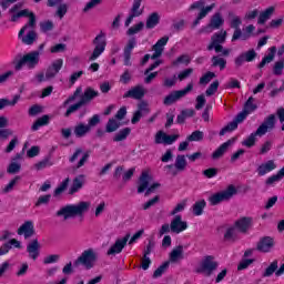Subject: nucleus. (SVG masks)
Here are the masks:
<instances>
[{"label":"nucleus","instance_id":"obj_1","mask_svg":"<svg viewBox=\"0 0 284 284\" xmlns=\"http://www.w3.org/2000/svg\"><path fill=\"white\" fill-rule=\"evenodd\" d=\"M83 90L81 88H78L72 97H70L67 101L63 102L62 108H65L69 105V103H74L73 105L69 106L64 116H70V114H73V112H77L81 105H85V103H89V101H92L94 97H98L99 93L94 91V89H87L84 91V94H82Z\"/></svg>","mask_w":284,"mask_h":284},{"label":"nucleus","instance_id":"obj_2","mask_svg":"<svg viewBox=\"0 0 284 284\" xmlns=\"http://www.w3.org/2000/svg\"><path fill=\"white\" fill-rule=\"evenodd\" d=\"M90 207H92V202L80 201L75 204H67L60 207L55 215L63 219V221H68V219H74V216H83V214H88V212H90Z\"/></svg>","mask_w":284,"mask_h":284},{"label":"nucleus","instance_id":"obj_3","mask_svg":"<svg viewBox=\"0 0 284 284\" xmlns=\"http://www.w3.org/2000/svg\"><path fill=\"white\" fill-rule=\"evenodd\" d=\"M255 110L256 105H254V99L250 98L244 105V110L235 118V120L221 130V136L227 134V132H234V130L239 128V123H243V121L247 119V114H251V112H254Z\"/></svg>","mask_w":284,"mask_h":284},{"label":"nucleus","instance_id":"obj_4","mask_svg":"<svg viewBox=\"0 0 284 284\" xmlns=\"http://www.w3.org/2000/svg\"><path fill=\"white\" fill-rule=\"evenodd\" d=\"M161 184L154 182V176H152V171L144 170L138 181V194H143L146 190V194H152V192L159 190Z\"/></svg>","mask_w":284,"mask_h":284},{"label":"nucleus","instance_id":"obj_5","mask_svg":"<svg viewBox=\"0 0 284 284\" xmlns=\"http://www.w3.org/2000/svg\"><path fill=\"white\" fill-rule=\"evenodd\" d=\"M276 123V118L274 115H270L265 122L256 130L255 133H251L243 142L242 145L244 148H254L256 144V136H263L267 133V130H272Z\"/></svg>","mask_w":284,"mask_h":284},{"label":"nucleus","instance_id":"obj_6","mask_svg":"<svg viewBox=\"0 0 284 284\" xmlns=\"http://www.w3.org/2000/svg\"><path fill=\"white\" fill-rule=\"evenodd\" d=\"M40 57H41V52L39 51H32L24 55H17L13 60L14 69L21 70L23 65H27V68L32 70V68H37V65H39Z\"/></svg>","mask_w":284,"mask_h":284},{"label":"nucleus","instance_id":"obj_7","mask_svg":"<svg viewBox=\"0 0 284 284\" xmlns=\"http://www.w3.org/2000/svg\"><path fill=\"white\" fill-rule=\"evenodd\" d=\"M214 8H215L214 3L205 7V2L203 0L193 2L190 6L189 10H200L197 18L193 21V28H196V26L201 23L202 19H205V17H207V14H210V12L214 10Z\"/></svg>","mask_w":284,"mask_h":284},{"label":"nucleus","instance_id":"obj_8","mask_svg":"<svg viewBox=\"0 0 284 284\" xmlns=\"http://www.w3.org/2000/svg\"><path fill=\"white\" fill-rule=\"evenodd\" d=\"M94 49L89 57V61H97L103 52H105V45H108V40L105 39V33H99L93 40Z\"/></svg>","mask_w":284,"mask_h":284},{"label":"nucleus","instance_id":"obj_9","mask_svg":"<svg viewBox=\"0 0 284 284\" xmlns=\"http://www.w3.org/2000/svg\"><path fill=\"white\" fill-rule=\"evenodd\" d=\"M10 14H11V21H19V19L23 18V17H28L29 18V23L30 26H34L36 23V18H34V13H32L30 10L28 9H23L21 10V3L14 4L10 10H9Z\"/></svg>","mask_w":284,"mask_h":284},{"label":"nucleus","instance_id":"obj_10","mask_svg":"<svg viewBox=\"0 0 284 284\" xmlns=\"http://www.w3.org/2000/svg\"><path fill=\"white\" fill-rule=\"evenodd\" d=\"M193 89L194 84L189 83L186 88L182 90L172 91L169 95L164 98V105H172L173 103H176V101H181V99H183V97H187V94H190V92H192Z\"/></svg>","mask_w":284,"mask_h":284},{"label":"nucleus","instance_id":"obj_11","mask_svg":"<svg viewBox=\"0 0 284 284\" xmlns=\"http://www.w3.org/2000/svg\"><path fill=\"white\" fill-rule=\"evenodd\" d=\"M18 39L24 43V45H32L37 41V32H34V24H26L18 33Z\"/></svg>","mask_w":284,"mask_h":284},{"label":"nucleus","instance_id":"obj_12","mask_svg":"<svg viewBox=\"0 0 284 284\" xmlns=\"http://www.w3.org/2000/svg\"><path fill=\"white\" fill-rule=\"evenodd\" d=\"M234 194H236V187H234V185H230L224 191L211 195L209 201L211 205H219V203H223V201H230Z\"/></svg>","mask_w":284,"mask_h":284},{"label":"nucleus","instance_id":"obj_13","mask_svg":"<svg viewBox=\"0 0 284 284\" xmlns=\"http://www.w3.org/2000/svg\"><path fill=\"white\" fill-rule=\"evenodd\" d=\"M94 263H97V252L92 248L84 251L75 261V265H83L87 270H92Z\"/></svg>","mask_w":284,"mask_h":284},{"label":"nucleus","instance_id":"obj_14","mask_svg":"<svg viewBox=\"0 0 284 284\" xmlns=\"http://www.w3.org/2000/svg\"><path fill=\"white\" fill-rule=\"evenodd\" d=\"M252 37H256V27L254 24H247L243 27V29H235L232 36V42L239 41H247V39H252Z\"/></svg>","mask_w":284,"mask_h":284},{"label":"nucleus","instance_id":"obj_15","mask_svg":"<svg viewBox=\"0 0 284 284\" xmlns=\"http://www.w3.org/2000/svg\"><path fill=\"white\" fill-rule=\"evenodd\" d=\"M90 159V153L88 151L82 149H77L75 152L70 156L69 161L75 168V170H79V168H83L85 163H88V160Z\"/></svg>","mask_w":284,"mask_h":284},{"label":"nucleus","instance_id":"obj_16","mask_svg":"<svg viewBox=\"0 0 284 284\" xmlns=\"http://www.w3.org/2000/svg\"><path fill=\"white\" fill-rule=\"evenodd\" d=\"M219 267V264L214 261V256H204L197 264V272L210 276L214 270Z\"/></svg>","mask_w":284,"mask_h":284},{"label":"nucleus","instance_id":"obj_17","mask_svg":"<svg viewBox=\"0 0 284 284\" xmlns=\"http://www.w3.org/2000/svg\"><path fill=\"white\" fill-rule=\"evenodd\" d=\"M168 41H170L169 37H163L161 38L154 45H153V54L152 57H150V54H146L143 60H142V64L145 65L146 62L150 61V59H152V61H155L156 59H159V57H161V54H163V49L165 48V45H168Z\"/></svg>","mask_w":284,"mask_h":284},{"label":"nucleus","instance_id":"obj_18","mask_svg":"<svg viewBox=\"0 0 284 284\" xmlns=\"http://www.w3.org/2000/svg\"><path fill=\"white\" fill-rule=\"evenodd\" d=\"M225 39H227V31L222 30L217 33H214L211 43L209 44V50H215V52H221L223 50V45L221 43H225Z\"/></svg>","mask_w":284,"mask_h":284},{"label":"nucleus","instance_id":"obj_19","mask_svg":"<svg viewBox=\"0 0 284 284\" xmlns=\"http://www.w3.org/2000/svg\"><path fill=\"white\" fill-rule=\"evenodd\" d=\"M85 183H88V176L85 174L77 175L72 180V183L69 187V194L73 195V194L81 192V190H83V187H85Z\"/></svg>","mask_w":284,"mask_h":284},{"label":"nucleus","instance_id":"obj_20","mask_svg":"<svg viewBox=\"0 0 284 284\" xmlns=\"http://www.w3.org/2000/svg\"><path fill=\"white\" fill-rule=\"evenodd\" d=\"M170 227L173 234H181V232H185V230H187V222L183 221V216L176 215L172 219Z\"/></svg>","mask_w":284,"mask_h":284},{"label":"nucleus","instance_id":"obj_21","mask_svg":"<svg viewBox=\"0 0 284 284\" xmlns=\"http://www.w3.org/2000/svg\"><path fill=\"white\" fill-rule=\"evenodd\" d=\"M176 139H179L178 134L174 135H169L168 133L163 132V131H159L155 134L154 141L158 145H172V143H174V141H176Z\"/></svg>","mask_w":284,"mask_h":284},{"label":"nucleus","instance_id":"obj_22","mask_svg":"<svg viewBox=\"0 0 284 284\" xmlns=\"http://www.w3.org/2000/svg\"><path fill=\"white\" fill-rule=\"evenodd\" d=\"M223 23H225L223 16H221V13H215L211 18V22L202 29V32L210 33V32H213L214 30H219V28H221V26H223Z\"/></svg>","mask_w":284,"mask_h":284},{"label":"nucleus","instance_id":"obj_23","mask_svg":"<svg viewBox=\"0 0 284 284\" xmlns=\"http://www.w3.org/2000/svg\"><path fill=\"white\" fill-rule=\"evenodd\" d=\"M128 241H130V235H126L120 240H116V242L114 243V245H112L109 251L108 254L112 255V254H121V252H123V247H125V245L128 244Z\"/></svg>","mask_w":284,"mask_h":284},{"label":"nucleus","instance_id":"obj_24","mask_svg":"<svg viewBox=\"0 0 284 284\" xmlns=\"http://www.w3.org/2000/svg\"><path fill=\"white\" fill-rule=\"evenodd\" d=\"M272 247H274V239L270 236L262 237L257 243L258 252H263L264 254L272 252Z\"/></svg>","mask_w":284,"mask_h":284},{"label":"nucleus","instance_id":"obj_25","mask_svg":"<svg viewBox=\"0 0 284 284\" xmlns=\"http://www.w3.org/2000/svg\"><path fill=\"white\" fill-rule=\"evenodd\" d=\"M61 68H63V59H57L51 63V65L47 69V77L48 79H54L57 74L61 71Z\"/></svg>","mask_w":284,"mask_h":284},{"label":"nucleus","instance_id":"obj_26","mask_svg":"<svg viewBox=\"0 0 284 284\" xmlns=\"http://www.w3.org/2000/svg\"><path fill=\"white\" fill-rule=\"evenodd\" d=\"M234 225L237 229V232L245 234L250 227H252V217H241L235 221Z\"/></svg>","mask_w":284,"mask_h":284},{"label":"nucleus","instance_id":"obj_27","mask_svg":"<svg viewBox=\"0 0 284 284\" xmlns=\"http://www.w3.org/2000/svg\"><path fill=\"white\" fill-rule=\"evenodd\" d=\"M19 236H24V239H30L34 234V224L31 221L24 222L18 229Z\"/></svg>","mask_w":284,"mask_h":284},{"label":"nucleus","instance_id":"obj_28","mask_svg":"<svg viewBox=\"0 0 284 284\" xmlns=\"http://www.w3.org/2000/svg\"><path fill=\"white\" fill-rule=\"evenodd\" d=\"M276 12V7H268L265 10H260V17L257 18L258 26H263L265 22L272 19V16Z\"/></svg>","mask_w":284,"mask_h":284},{"label":"nucleus","instance_id":"obj_29","mask_svg":"<svg viewBox=\"0 0 284 284\" xmlns=\"http://www.w3.org/2000/svg\"><path fill=\"white\" fill-rule=\"evenodd\" d=\"M274 170H276V162L268 160L258 166L257 172L260 176H265V174H270V172H274Z\"/></svg>","mask_w":284,"mask_h":284},{"label":"nucleus","instance_id":"obj_30","mask_svg":"<svg viewBox=\"0 0 284 284\" xmlns=\"http://www.w3.org/2000/svg\"><path fill=\"white\" fill-rule=\"evenodd\" d=\"M148 112H150V108L148 106V103L141 102L139 104L138 111L133 114L131 123L133 124L139 123V121H141V116L148 114Z\"/></svg>","mask_w":284,"mask_h":284},{"label":"nucleus","instance_id":"obj_31","mask_svg":"<svg viewBox=\"0 0 284 284\" xmlns=\"http://www.w3.org/2000/svg\"><path fill=\"white\" fill-rule=\"evenodd\" d=\"M21 155L17 154L10 162L7 172L9 174H18V172H21Z\"/></svg>","mask_w":284,"mask_h":284},{"label":"nucleus","instance_id":"obj_32","mask_svg":"<svg viewBox=\"0 0 284 284\" xmlns=\"http://www.w3.org/2000/svg\"><path fill=\"white\" fill-rule=\"evenodd\" d=\"M275 57H276V47L268 48L266 51V54L260 62L258 68H265V65H267V63H272L274 61Z\"/></svg>","mask_w":284,"mask_h":284},{"label":"nucleus","instance_id":"obj_33","mask_svg":"<svg viewBox=\"0 0 284 284\" xmlns=\"http://www.w3.org/2000/svg\"><path fill=\"white\" fill-rule=\"evenodd\" d=\"M234 143H236V138H232L224 142L215 152H213V159H221V156L227 152V148H230V145H234Z\"/></svg>","mask_w":284,"mask_h":284},{"label":"nucleus","instance_id":"obj_34","mask_svg":"<svg viewBox=\"0 0 284 284\" xmlns=\"http://www.w3.org/2000/svg\"><path fill=\"white\" fill-rule=\"evenodd\" d=\"M41 248V244H39V241L33 240L27 247V252H29L30 258L33 261H37L39 258V250Z\"/></svg>","mask_w":284,"mask_h":284},{"label":"nucleus","instance_id":"obj_35","mask_svg":"<svg viewBox=\"0 0 284 284\" xmlns=\"http://www.w3.org/2000/svg\"><path fill=\"white\" fill-rule=\"evenodd\" d=\"M183 261V246L174 247L169 255V263H179Z\"/></svg>","mask_w":284,"mask_h":284},{"label":"nucleus","instance_id":"obj_36","mask_svg":"<svg viewBox=\"0 0 284 284\" xmlns=\"http://www.w3.org/2000/svg\"><path fill=\"white\" fill-rule=\"evenodd\" d=\"M90 126L85 123H78L75 126H74V134L75 136H78L79 139L85 136V134H88L90 132Z\"/></svg>","mask_w":284,"mask_h":284},{"label":"nucleus","instance_id":"obj_37","mask_svg":"<svg viewBox=\"0 0 284 284\" xmlns=\"http://www.w3.org/2000/svg\"><path fill=\"white\" fill-rule=\"evenodd\" d=\"M135 47H136V40L135 39L129 40L124 50V65H130V53L132 52V50H134Z\"/></svg>","mask_w":284,"mask_h":284},{"label":"nucleus","instance_id":"obj_38","mask_svg":"<svg viewBox=\"0 0 284 284\" xmlns=\"http://www.w3.org/2000/svg\"><path fill=\"white\" fill-rule=\"evenodd\" d=\"M145 94V89L143 87H135L124 94V97H130L131 99H142Z\"/></svg>","mask_w":284,"mask_h":284},{"label":"nucleus","instance_id":"obj_39","mask_svg":"<svg viewBox=\"0 0 284 284\" xmlns=\"http://www.w3.org/2000/svg\"><path fill=\"white\" fill-rule=\"evenodd\" d=\"M159 21H161V16H159V13H151L146 19V28L149 30L156 28V26H159Z\"/></svg>","mask_w":284,"mask_h":284},{"label":"nucleus","instance_id":"obj_40","mask_svg":"<svg viewBox=\"0 0 284 284\" xmlns=\"http://www.w3.org/2000/svg\"><path fill=\"white\" fill-rule=\"evenodd\" d=\"M239 236V230L236 226L227 227L224 233V241H236Z\"/></svg>","mask_w":284,"mask_h":284},{"label":"nucleus","instance_id":"obj_41","mask_svg":"<svg viewBox=\"0 0 284 284\" xmlns=\"http://www.w3.org/2000/svg\"><path fill=\"white\" fill-rule=\"evenodd\" d=\"M261 14V9L258 8H251L244 14V21H254Z\"/></svg>","mask_w":284,"mask_h":284},{"label":"nucleus","instance_id":"obj_42","mask_svg":"<svg viewBox=\"0 0 284 284\" xmlns=\"http://www.w3.org/2000/svg\"><path fill=\"white\" fill-rule=\"evenodd\" d=\"M229 23L231 28H234L235 30H241V23H243V20H241V17L234 13H230Z\"/></svg>","mask_w":284,"mask_h":284},{"label":"nucleus","instance_id":"obj_43","mask_svg":"<svg viewBox=\"0 0 284 284\" xmlns=\"http://www.w3.org/2000/svg\"><path fill=\"white\" fill-rule=\"evenodd\" d=\"M175 170L183 172L187 168V160L185 155H178L175 159Z\"/></svg>","mask_w":284,"mask_h":284},{"label":"nucleus","instance_id":"obj_44","mask_svg":"<svg viewBox=\"0 0 284 284\" xmlns=\"http://www.w3.org/2000/svg\"><path fill=\"white\" fill-rule=\"evenodd\" d=\"M19 95H14L12 98V100H8V99H0V110H3V108H8V106H14L16 104L19 103Z\"/></svg>","mask_w":284,"mask_h":284},{"label":"nucleus","instance_id":"obj_45","mask_svg":"<svg viewBox=\"0 0 284 284\" xmlns=\"http://www.w3.org/2000/svg\"><path fill=\"white\" fill-rule=\"evenodd\" d=\"M284 176V166L274 175L270 176L266 180V185H274V183H278Z\"/></svg>","mask_w":284,"mask_h":284},{"label":"nucleus","instance_id":"obj_46","mask_svg":"<svg viewBox=\"0 0 284 284\" xmlns=\"http://www.w3.org/2000/svg\"><path fill=\"white\" fill-rule=\"evenodd\" d=\"M48 123H50V116L48 115H43L42 118L38 119L33 125L31 126V129L37 132V130H39L40 128H43V125H48Z\"/></svg>","mask_w":284,"mask_h":284},{"label":"nucleus","instance_id":"obj_47","mask_svg":"<svg viewBox=\"0 0 284 284\" xmlns=\"http://www.w3.org/2000/svg\"><path fill=\"white\" fill-rule=\"evenodd\" d=\"M130 128H125L123 130H121L120 132H118L114 138L113 141H115L116 143L121 142V141H125L128 139V136H130Z\"/></svg>","mask_w":284,"mask_h":284},{"label":"nucleus","instance_id":"obj_48","mask_svg":"<svg viewBox=\"0 0 284 284\" xmlns=\"http://www.w3.org/2000/svg\"><path fill=\"white\" fill-rule=\"evenodd\" d=\"M68 185H70V178L64 179L59 184V186L54 190V196H61V194L68 190Z\"/></svg>","mask_w":284,"mask_h":284},{"label":"nucleus","instance_id":"obj_49","mask_svg":"<svg viewBox=\"0 0 284 284\" xmlns=\"http://www.w3.org/2000/svg\"><path fill=\"white\" fill-rule=\"evenodd\" d=\"M205 200H201L195 202V204L193 205V214L194 216H201V214H203V210H205Z\"/></svg>","mask_w":284,"mask_h":284},{"label":"nucleus","instance_id":"obj_50","mask_svg":"<svg viewBox=\"0 0 284 284\" xmlns=\"http://www.w3.org/2000/svg\"><path fill=\"white\" fill-rule=\"evenodd\" d=\"M186 205L185 202L178 203L173 210L170 211L169 216H181V212H184Z\"/></svg>","mask_w":284,"mask_h":284},{"label":"nucleus","instance_id":"obj_51","mask_svg":"<svg viewBox=\"0 0 284 284\" xmlns=\"http://www.w3.org/2000/svg\"><path fill=\"white\" fill-rule=\"evenodd\" d=\"M121 125V121L112 118L106 123V132H116V129Z\"/></svg>","mask_w":284,"mask_h":284},{"label":"nucleus","instance_id":"obj_52","mask_svg":"<svg viewBox=\"0 0 284 284\" xmlns=\"http://www.w3.org/2000/svg\"><path fill=\"white\" fill-rule=\"evenodd\" d=\"M20 179L21 178H19V176L13 178L7 185L3 186L2 192L4 194H8V193L12 192V190H14V187L19 183Z\"/></svg>","mask_w":284,"mask_h":284},{"label":"nucleus","instance_id":"obj_53","mask_svg":"<svg viewBox=\"0 0 284 284\" xmlns=\"http://www.w3.org/2000/svg\"><path fill=\"white\" fill-rule=\"evenodd\" d=\"M143 28H145V23L139 22V23L134 24L133 27L129 28V30L126 31V34L129 37L139 34V32H141V30H143Z\"/></svg>","mask_w":284,"mask_h":284},{"label":"nucleus","instance_id":"obj_54","mask_svg":"<svg viewBox=\"0 0 284 284\" xmlns=\"http://www.w3.org/2000/svg\"><path fill=\"white\" fill-rule=\"evenodd\" d=\"M59 261H61V255L60 254H50V255H47L43 258V264L44 265H52L54 263H59Z\"/></svg>","mask_w":284,"mask_h":284},{"label":"nucleus","instance_id":"obj_55","mask_svg":"<svg viewBox=\"0 0 284 284\" xmlns=\"http://www.w3.org/2000/svg\"><path fill=\"white\" fill-rule=\"evenodd\" d=\"M283 70H284V59H281L274 63L273 73L276 74L277 77H281V74H283Z\"/></svg>","mask_w":284,"mask_h":284},{"label":"nucleus","instance_id":"obj_56","mask_svg":"<svg viewBox=\"0 0 284 284\" xmlns=\"http://www.w3.org/2000/svg\"><path fill=\"white\" fill-rule=\"evenodd\" d=\"M65 14H68V4L60 3L57 8L55 17H58V19H63Z\"/></svg>","mask_w":284,"mask_h":284},{"label":"nucleus","instance_id":"obj_57","mask_svg":"<svg viewBox=\"0 0 284 284\" xmlns=\"http://www.w3.org/2000/svg\"><path fill=\"white\" fill-rule=\"evenodd\" d=\"M131 14L133 17H141V14H143V9H141V0H134Z\"/></svg>","mask_w":284,"mask_h":284},{"label":"nucleus","instance_id":"obj_58","mask_svg":"<svg viewBox=\"0 0 284 284\" xmlns=\"http://www.w3.org/2000/svg\"><path fill=\"white\" fill-rule=\"evenodd\" d=\"M278 268V262L274 261L270 264L268 267H266L263 276L267 277V276H272V274H274L276 272V270Z\"/></svg>","mask_w":284,"mask_h":284},{"label":"nucleus","instance_id":"obj_59","mask_svg":"<svg viewBox=\"0 0 284 284\" xmlns=\"http://www.w3.org/2000/svg\"><path fill=\"white\" fill-rule=\"evenodd\" d=\"M190 61H192L190 55H181L173 62V65H187Z\"/></svg>","mask_w":284,"mask_h":284},{"label":"nucleus","instance_id":"obj_60","mask_svg":"<svg viewBox=\"0 0 284 284\" xmlns=\"http://www.w3.org/2000/svg\"><path fill=\"white\" fill-rule=\"evenodd\" d=\"M170 267V262H164L160 267L156 268L153 276L154 278H159V276H163L164 272Z\"/></svg>","mask_w":284,"mask_h":284},{"label":"nucleus","instance_id":"obj_61","mask_svg":"<svg viewBox=\"0 0 284 284\" xmlns=\"http://www.w3.org/2000/svg\"><path fill=\"white\" fill-rule=\"evenodd\" d=\"M101 1L103 0H90L89 2H87L83 12H90V10H94L97 6H101Z\"/></svg>","mask_w":284,"mask_h":284},{"label":"nucleus","instance_id":"obj_62","mask_svg":"<svg viewBox=\"0 0 284 284\" xmlns=\"http://www.w3.org/2000/svg\"><path fill=\"white\" fill-rule=\"evenodd\" d=\"M194 72V69H185L178 74V81H185Z\"/></svg>","mask_w":284,"mask_h":284},{"label":"nucleus","instance_id":"obj_63","mask_svg":"<svg viewBox=\"0 0 284 284\" xmlns=\"http://www.w3.org/2000/svg\"><path fill=\"white\" fill-rule=\"evenodd\" d=\"M29 265L28 263H22L19 267L18 271L16 272V275L21 277V276H26V274H28V270H29Z\"/></svg>","mask_w":284,"mask_h":284},{"label":"nucleus","instance_id":"obj_64","mask_svg":"<svg viewBox=\"0 0 284 284\" xmlns=\"http://www.w3.org/2000/svg\"><path fill=\"white\" fill-rule=\"evenodd\" d=\"M52 166V162L50 160H42L34 164L36 170H45V168Z\"/></svg>","mask_w":284,"mask_h":284}]
</instances>
